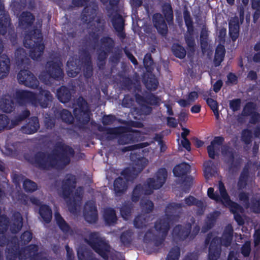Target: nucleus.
<instances>
[{
  "label": "nucleus",
  "mask_w": 260,
  "mask_h": 260,
  "mask_svg": "<svg viewBox=\"0 0 260 260\" xmlns=\"http://www.w3.org/2000/svg\"><path fill=\"white\" fill-rule=\"evenodd\" d=\"M75 155L74 149L62 141L56 143L55 148L51 153L38 151L28 161L42 170L62 169L71 162V158Z\"/></svg>",
  "instance_id": "obj_1"
},
{
  "label": "nucleus",
  "mask_w": 260,
  "mask_h": 260,
  "mask_svg": "<svg viewBox=\"0 0 260 260\" xmlns=\"http://www.w3.org/2000/svg\"><path fill=\"white\" fill-rule=\"evenodd\" d=\"M168 172L166 168H161L158 169L154 178H148L146 183L142 185L138 184L133 189L131 200L132 202H138L142 195H150L153 190L161 188L166 181Z\"/></svg>",
  "instance_id": "obj_2"
},
{
  "label": "nucleus",
  "mask_w": 260,
  "mask_h": 260,
  "mask_svg": "<svg viewBox=\"0 0 260 260\" xmlns=\"http://www.w3.org/2000/svg\"><path fill=\"white\" fill-rule=\"evenodd\" d=\"M98 7L96 5H86L84 7L81 14V20L86 23L90 30L89 36L95 43H98L100 37L105 29V21L100 17H96Z\"/></svg>",
  "instance_id": "obj_3"
},
{
  "label": "nucleus",
  "mask_w": 260,
  "mask_h": 260,
  "mask_svg": "<svg viewBox=\"0 0 260 260\" xmlns=\"http://www.w3.org/2000/svg\"><path fill=\"white\" fill-rule=\"evenodd\" d=\"M69 68L68 75L70 77L77 76L84 67L83 75L86 79L90 78L93 74L91 56L88 50L83 49L79 58L71 57L67 61Z\"/></svg>",
  "instance_id": "obj_4"
},
{
  "label": "nucleus",
  "mask_w": 260,
  "mask_h": 260,
  "mask_svg": "<svg viewBox=\"0 0 260 260\" xmlns=\"http://www.w3.org/2000/svg\"><path fill=\"white\" fill-rule=\"evenodd\" d=\"M23 45L25 48L30 49V58L34 60H39L45 49L41 30L35 28L29 31L25 36Z\"/></svg>",
  "instance_id": "obj_5"
},
{
  "label": "nucleus",
  "mask_w": 260,
  "mask_h": 260,
  "mask_svg": "<svg viewBox=\"0 0 260 260\" xmlns=\"http://www.w3.org/2000/svg\"><path fill=\"white\" fill-rule=\"evenodd\" d=\"M120 0H100L105 5L109 2L110 8L107 9L108 17L110 18L114 29L117 32V37L121 40L126 38L125 32V20L119 13L117 6Z\"/></svg>",
  "instance_id": "obj_6"
},
{
  "label": "nucleus",
  "mask_w": 260,
  "mask_h": 260,
  "mask_svg": "<svg viewBox=\"0 0 260 260\" xmlns=\"http://www.w3.org/2000/svg\"><path fill=\"white\" fill-rule=\"evenodd\" d=\"M130 159L133 164V166L132 168H125L121 173V175L123 176L126 182L135 179L148 163L147 158L137 153H131Z\"/></svg>",
  "instance_id": "obj_7"
},
{
  "label": "nucleus",
  "mask_w": 260,
  "mask_h": 260,
  "mask_svg": "<svg viewBox=\"0 0 260 260\" xmlns=\"http://www.w3.org/2000/svg\"><path fill=\"white\" fill-rule=\"evenodd\" d=\"M84 241L104 259L108 260L111 247L108 242L100 236L98 232H91Z\"/></svg>",
  "instance_id": "obj_8"
},
{
  "label": "nucleus",
  "mask_w": 260,
  "mask_h": 260,
  "mask_svg": "<svg viewBox=\"0 0 260 260\" xmlns=\"http://www.w3.org/2000/svg\"><path fill=\"white\" fill-rule=\"evenodd\" d=\"M190 171V166L186 162H182L175 166L173 173L175 177H184L182 181V190L186 193L189 192L192 183V178L187 176Z\"/></svg>",
  "instance_id": "obj_9"
},
{
  "label": "nucleus",
  "mask_w": 260,
  "mask_h": 260,
  "mask_svg": "<svg viewBox=\"0 0 260 260\" xmlns=\"http://www.w3.org/2000/svg\"><path fill=\"white\" fill-rule=\"evenodd\" d=\"M183 15L185 24L187 28V34L185 36V43L188 50L191 52H194L196 44L193 38L194 34L193 22L191 17L190 13L186 6L184 8Z\"/></svg>",
  "instance_id": "obj_10"
},
{
  "label": "nucleus",
  "mask_w": 260,
  "mask_h": 260,
  "mask_svg": "<svg viewBox=\"0 0 260 260\" xmlns=\"http://www.w3.org/2000/svg\"><path fill=\"white\" fill-rule=\"evenodd\" d=\"M118 133L114 134L110 139L112 140L117 139L118 143L119 145H125L134 143L139 140V131H134L127 132L126 131V128L123 126H118Z\"/></svg>",
  "instance_id": "obj_11"
},
{
  "label": "nucleus",
  "mask_w": 260,
  "mask_h": 260,
  "mask_svg": "<svg viewBox=\"0 0 260 260\" xmlns=\"http://www.w3.org/2000/svg\"><path fill=\"white\" fill-rule=\"evenodd\" d=\"M221 152L223 155L226 157L225 162L229 166V171L236 172L240 166L241 159L240 158L235 159L236 152L234 149L228 145H224L222 148Z\"/></svg>",
  "instance_id": "obj_12"
},
{
  "label": "nucleus",
  "mask_w": 260,
  "mask_h": 260,
  "mask_svg": "<svg viewBox=\"0 0 260 260\" xmlns=\"http://www.w3.org/2000/svg\"><path fill=\"white\" fill-rule=\"evenodd\" d=\"M17 80L19 83L32 89H37L39 86L37 78L28 70H21L17 73Z\"/></svg>",
  "instance_id": "obj_13"
},
{
  "label": "nucleus",
  "mask_w": 260,
  "mask_h": 260,
  "mask_svg": "<svg viewBox=\"0 0 260 260\" xmlns=\"http://www.w3.org/2000/svg\"><path fill=\"white\" fill-rule=\"evenodd\" d=\"M218 188L220 194L223 199L222 204L225 206L229 207L231 212L233 214L238 213V211L242 208L241 206L231 200L224 184L221 181L219 183Z\"/></svg>",
  "instance_id": "obj_14"
},
{
  "label": "nucleus",
  "mask_w": 260,
  "mask_h": 260,
  "mask_svg": "<svg viewBox=\"0 0 260 260\" xmlns=\"http://www.w3.org/2000/svg\"><path fill=\"white\" fill-rule=\"evenodd\" d=\"M46 73L49 78L56 81H60L63 80L64 73L61 65L56 61H50L47 63Z\"/></svg>",
  "instance_id": "obj_15"
},
{
  "label": "nucleus",
  "mask_w": 260,
  "mask_h": 260,
  "mask_svg": "<svg viewBox=\"0 0 260 260\" xmlns=\"http://www.w3.org/2000/svg\"><path fill=\"white\" fill-rule=\"evenodd\" d=\"M39 246L35 244H31L21 248L17 246V258L29 260L39 252Z\"/></svg>",
  "instance_id": "obj_16"
},
{
  "label": "nucleus",
  "mask_w": 260,
  "mask_h": 260,
  "mask_svg": "<svg viewBox=\"0 0 260 260\" xmlns=\"http://www.w3.org/2000/svg\"><path fill=\"white\" fill-rule=\"evenodd\" d=\"M83 216L85 220L88 223H96L98 219L96 206L94 203L87 202L84 207Z\"/></svg>",
  "instance_id": "obj_17"
},
{
  "label": "nucleus",
  "mask_w": 260,
  "mask_h": 260,
  "mask_svg": "<svg viewBox=\"0 0 260 260\" xmlns=\"http://www.w3.org/2000/svg\"><path fill=\"white\" fill-rule=\"evenodd\" d=\"M76 180L75 176L70 174L62 181V194L64 199L70 198L72 193L73 190L75 188Z\"/></svg>",
  "instance_id": "obj_18"
},
{
  "label": "nucleus",
  "mask_w": 260,
  "mask_h": 260,
  "mask_svg": "<svg viewBox=\"0 0 260 260\" xmlns=\"http://www.w3.org/2000/svg\"><path fill=\"white\" fill-rule=\"evenodd\" d=\"M192 228V225L188 222L184 226L178 224L173 230V235L174 237L179 240L183 241L185 240L190 235Z\"/></svg>",
  "instance_id": "obj_19"
},
{
  "label": "nucleus",
  "mask_w": 260,
  "mask_h": 260,
  "mask_svg": "<svg viewBox=\"0 0 260 260\" xmlns=\"http://www.w3.org/2000/svg\"><path fill=\"white\" fill-rule=\"evenodd\" d=\"M17 104H31L35 105L38 103L37 94L27 90H19L17 89Z\"/></svg>",
  "instance_id": "obj_20"
},
{
  "label": "nucleus",
  "mask_w": 260,
  "mask_h": 260,
  "mask_svg": "<svg viewBox=\"0 0 260 260\" xmlns=\"http://www.w3.org/2000/svg\"><path fill=\"white\" fill-rule=\"evenodd\" d=\"M152 20L158 33L162 36H166L168 32V27L163 15L156 13L153 15Z\"/></svg>",
  "instance_id": "obj_21"
},
{
  "label": "nucleus",
  "mask_w": 260,
  "mask_h": 260,
  "mask_svg": "<svg viewBox=\"0 0 260 260\" xmlns=\"http://www.w3.org/2000/svg\"><path fill=\"white\" fill-rule=\"evenodd\" d=\"M220 239L218 237H214L209 247L208 259L217 260L221 254Z\"/></svg>",
  "instance_id": "obj_22"
},
{
  "label": "nucleus",
  "mask_w": 260,
  "mask_h": 260,
  "mask_svg": "<svg viewBox=\"0 0 260 260\" xmlns=\"http://www.w3.org/2000/svg\"><path fill=\"white\" fill-rule=\"evenodd\" d=\"M40 128L39 118L32 116L27 120V123L21 127V132L26 134L31 135L36 133Z\"/></svg>",
  "instance_id": "obj_23"
},
{
  "label": "nucleus",
  "mask_w": 260,
  "mask_h": 260,
  "mask_svg": "<svg viewBox=\"0 0 260 260\" xmlns=\"http://www.w3.org/2000/svg\"><path fill=\"white\" fill-rule=\"evenodd\" d=\"M171 219L169 218V215L157 219L154 223L155 230L161 234V235L167 236L170 229V222Z\"/></svg>",
  "instance_id": "obj_24"
},
{
  "label": "nucleus",
  "mask_w": 260,
  "mask_h": 260,
  "mask_svg": "<svg viewBox=\"0 0 260 260\" xmlns=\"http://www.w3.org/2000/svg\"><path fill=\"white\" fill-rule=\"evenodd\" d=\"M0 109L6 113H10L15 109L13 98L11 95L6 94L0 99Z\"/></svg>",
  "instance_id": "obj_25"
},
{
  "label": "nucleus",
  "mask_w": 260,
  "mask_h": 260,
  "mask_svg": "<svg viewBox=\"0 0 260 260\" xmlns=\"http://www.w3.org/2000/svg\"><path fill=\"white\" fill-rule=\"evenodd\" d=\"M224 141V138L222 136H216L214 138L213 140L211 142L210 145L208 146L207 149L209 157L212 159L215 158V152L219 150V147H216L222 145Z\"/></svg>",
  "instance_id": "obj_26"
},
{
  "label": "nucleus",
  "mask_w": 260,
  "mask_h": 260,
  "mask_svg": "<svg viewBox=\"0 0 260 260\" xmlns=\"http://www.w3.org/2000/svg\"><path fill=\"white\" fill-rule=\"evenodd\" d=\"M39 97L38 98V103L43 108H47L49 103L52 100V95L49 90L43 89L42 87L39 88Z\"/></svg>",
  "instance_id": "obj_27"
},
{
  "label": "nucleus",
  "mask_w": 260,
  "mask_h": 260,
  "mask_svg": "<svg viewBox=\"0 0 260 260\" xmlns=\"http://www.w3.org/2000/svg\"><path fill=\"white\" fill-rule=\"evenodd\" d=\"M113 187L115 195L120 197L126 191L127 182L121 177H118L114 181Z\"/></svg>",
  "instance_id": "obj_28"
},
{
  "label": "nucleus",
  "mask_w": 260,
  "mask_h": 260,
  "mask_svg": "<svg viewBox=\"0 0 260 260\" xmlns=\"http://www.w3.org/2000/svg\"><path fill=\"white\" fill-rule=\"evenodd\" d=\"M35 18L30 12H23L19 19V24L22 25L24 29L28 28L34 23Z\"/></svg>",
  "instance_id": "obj_29"
},
{
  "label": "nucleus",
  "mask_w": 260,
  "mask_h": 260,
  "mask_svg": "<svg viewBox=\"0 0 260 260\" xmlns=\"http://www.w3.org/2000/svg\"><path fill=\"white\" fill-rule=\"evenodd\" d=\"M56 96L58 100L62 103H68L72 98L70 89L66 86H61L56 92Z\"/></svg>",
  "instance_id": "obj_30"
},
{
  "label": "nucleus",
  "mask_w": 260,
  "mask_h": 260,
  "mask_svg": "<svg viewBox=\"0 0 260 260\" xmlns=\"http://www.w3.org/2000/svg\"><path fill=\"white\" fill-rule=\"evenodd\" d=\"M233 227L231 224L226 226L223 232L222 238L218 237L221 240L220 245L222 244L226 247L231 245L233 237Z\"/></svg>",
  "instance_id": "obj_31"
},
{
  "label": "nucleus",
  "mask_w": 260,
  "mask_h": 260,
  "mask_svg": "<svg viewBox=\"0 0 260 260\" xmlns=\"http://www.w3.org/2000/svg\"><path fill=\"white\" fill-rule=\"evenodd\" d=\"M239 23L238 18L231 20L229 23V33L233 42L236 41L239 37Z\"/></svg>",
  "instance_id": "obj_32"
},
{
  "label": "nucleus",
  "mask_w": 260,
  "mask_h": 260,
  "mask_svg": "<svg viewBox=\"0 0 260 260\" xmlns=\"http://www.w3.org/2000/svg\"><path fill=\"white\" fill-rule=\"evenodd\" d=\"M103 218L106 224L112 225L116 223L117 218L115 209L111 207H108L104 209Z\"/></svg>",
  "instance_id": "obj_33"
},
{
  "label": "nucleus",
  "mask_w": 260,
  "mask_h": 260,
  "mask_svg": "<svg viewBox=\"0 0 260 260\" xmlns=\"http://www.w3.org/2000/svg\"><path fill=\"white\" fill-rule=\"evenodd\" d=\"M143 82L146 88L149 91H155L159 84L154 75H145L143 77Z\"/></svg>",
  "instance_id": "obj_34"
},
{
  "label": "nucleus",
  "mask_w": 260,
  "mask_h": 260,
  "mask_svg": "<svg viewBox=\"0 0 260 260\" xmlns=\"http://www.w3.org/2000/svg\"><path fill=\"white\" fill-rule=\"evenodd\" d=\"M39 213L43 221L46 223H49L52 218V211L50 207L46 204L41 205Z\"/></svg>",
  "instance_id": "obj_35"
},
{
  "label": "nucleus",
  "mask_w": 260,
  "mask_h": 260,
  "mask_svg": "<svg viewBox=\"0 0 260 260\" xmlns=\"http://www.w3.org/2000/svg\"><path fill=\"white\" fill-rule=\"evenodd\" d=\"M6 256L7 260H16V242L15 236L12 237V240L9 242L6 250Z\"/></svg>",
  "instance_id": "obj_36"
},
{
  "label": "nucleus",
  "mask_w": 260,
  "mask_h": 260,
  "mask_svg": "<svg viewBox=\"0 0 260 260\" xmlns=\"http://www.w3.org/2000/svg\"><path fill=\"white\" fill-rule=\"evenodd\" d=\"M162 15L169 25L173 23L174 14L173 10L170 3H165L162 5L161 10Z\"/></svg>",
  "instance_id": "obj_37"
},
{
  "label": "nucleus",
  "mask_w": 260,
  "mask_h": 260,
  "mask_svg": "<svg viewBox=\"0 0 260 260\" xmlns=\"http://www.w3.org/2000/svg\"><path fill=\"white\" fill-rule=\"evenodd\" d=\"M10 59L6 55L0 56V79L6 77L9 72Z\"/></svg>",
  "instance_id": "obj_38"
},
{
  "label": "nucleus",
  "mask_w": 260,
  "mask_h": 260,
  "mask_svg": "<svg viewBox=\"0 0 260 260\" xmlns=\"http://www.w3.org/2000/svg\"><path fill=\"white\" fill-rule=\"evenodd\" d=\"M56 223L59 229L65 234L72 232L70 225L65 221L58 212H55L54 214Z\"/></svg>",
  "instance_id": "obj_39"
},
{
  "label": "nucleus",
  "mask_w": 260,
  "mask_h": 260,
  "mask_svg": "<svg viewBox=\"0 0 260 260\" xmlns=\"http://www.w3.org/2000/svg\"><path fill=\"white\" fill-rule=\"evenodd\" d=\"M73 113L77 120L82 124H86L90 121V111L89 110L81 112L79 110H73Z\"/></svg>",
  "instance_id": "obj_40"
},
{
  "label": "nucleus",
  "mask_w": 260,
  "mask_h": 260,
  "mask_svg": "<svg viewBox=\"0 0 260 260\" xmlns=\"http://www.w3.org/2000/svg\"><path fill=\"white\" fill-rule=\"evenodd\" d=\"M118 128L115 127H107L104 126L100 125L98 126V130L100 132H105L102 135V139L104 138L107 140H112L110 139L112 137L114 134H116L118 133Z\"/></svg>",
  "instance_id": "obj_41"
},
{
  "label": "nucleus",
  "mask_w": 260,
  "mask_h": 260,
  "mask_svg": "<svg viewBox=\"0 0 260 260\" xmlns=\"http://www.w3.org/2000/svg\"><path fill=\"white\" fill-rule=\"evenodd\" d=\"M225 54V49L223 45H218L215 52L214 63L216 67L220 65L223 61Z\"/></svg>",
  "instance_id": "obj_42"
},
{
  "label": "nucleus",
  "mask_w": 260,
  "mask_h": 260,
  "mask_svg": "<svg viewBox=\"0 0 260 260\" xmlns=\"http://www.w3.org/2000/svg\"><path fill=\"white\" fill-rule=\"evenodd\" d=\"M134 205L131 202H125L120 209V213L121 217L127 220L131 216Z\"/></svg>",
  "instance_id": "obj_43"
},
{
  "label": "nucleus",
  "mask_w": 260,
  "mask_h": 260,
  "mask_svg": "<svg viewBox=\"0 0 260 260\" xmlns=\"http://www.w3.org/2000/svg\"><path fill=\"white\" fill-rule=\"evenodd\" d=\"M173 55L178 58L183 59L186 55L185 48L178 43H174L171 47Z\"/></svg>",
  "instance_id": "obj_44"
},
{
  "label": "nucleus",
  "mask_w": 260,
  "mask_h": 260,
  "mask_svg": "<svg viewBox=\"0 0 260 260\" xmlns=\"http://www.w3.org/2000/svg\"><path fill=\"white\" fill-rule=\"evenodd\" d=\"M183 206L181 203L173 202L168 204L165 209V216L167 217V215H168L169 218L172 219L175 216L173 213L176 212L177 209H181Z\"/></svg>",
  "instance_id": "obj_45"
},
{
  "label": "nucleus",
  "mask_w": 260,
  "mask_h": 260,
  "mask_svg": "<svg viewBox=\"0 0 260 260\" xmlns=\"http://www.w3.org/2000/svg\"><path fill=\"white\" fill-rule=\"evenodd\" d=\"M100 42L103 49L108 52L112 51L114 46V41L112 38L109 36L103 37L100 40Z\"/></svg>",
  "instance_id": "obj_46"
},
{
  "label": "nucleus",
  "mask_w": 260,
  "mask_h": 260,
  "mask_svg": "<svg viewBox=\"0 0 260 260\" xmlns=\"http://www.w3.org/2000/svg\"><path fill=\"white\" fill-rule=\"evenodd\" d=\"M154 60L150 53H147L144 57L143 64L147 72L152 73L154 70Z\"/></svg>",
  "instance_id": "obj_47"
},
{
  "label": "nucleus",
  "mask_w": 260,
  "mask_h": 260,
  "mask_svg": "<svg viewBox=\"0 0 260 260\" xmlns=\"http://www.w3.org/2000/svg\"><path fill=\"white\" fill-rule=\"evenodd\" d=\"M58 115L62 122L69 124L73 123L74 117L69 110L63 109L59 112Z\"/></svg>",
  "instance_id": "obj_48"
},
{
  "label": "nucleus",
  "mask_w": 260,
  "mask_h": 260,
  "mask_svg": "<svg viewBox=\"0 0 260 260\" xmlns=\"http://www.w3.org/2000/svg\"><path fill=\"white\" fill-rule=\"evenodd\" d=\"M257 106L255 103L248 102L244 105L242 112V115L249 116L257 111Z\"/></svg>",
  "instance_id": "obj_49"
},
{
  "label": "nucleus",
  "mask_w": 260,
  "mask_h": 260,
  "mask_svg": "<svg viewBox=\"0 0 260 260\" xmlns=\"http://www.w3.org/2000/svg\"><path fill=\"white\" fill-rule=\"evenodd\" d=\"M108 52L104 49H100L98 52L97 60L98 66L100 69H103L106 64V60L108 57Z\"/></svg>",
  "instance_id": "obj_50"
},
{
  "label": "nucleus",
  "mask_w": 260,
  "mask_h": 260,
  "mask_svg": "<svg viewBox=\"0 0 260 260\" xmlns=\"http://www.w3.org/2000/svg\"><path fill=\"white\" fill-rule=\"evenodd\" d=\"M32 238V233L29 231L24 232L20 236V239L17 238V246H23L27 244Z\"/></svg>",
  "instance_id": "obj_51"
},
{
  "label": "nucleus",
  "mask_w": 260,
  "mask_h": 260,
  "mask_svg": "<svg viewBox=\"0 0 260 260\" xmlns=\"http://www.w3.org/2000/svg\"><path fill=\"white\" fill-rule=\"evenodd\" d=\"M43 122L44 127L47 129L51 130L55 125L56 118L54 115L49 113H46Z\"/></svg>",
  "instance_id": "obj_52"
},
{
  "label": "nucleus",
  "mask_w": 260,
  "mask_h": 260,
  "mask_svg": "<svg viewBox=\"0 0 260 260\" xmlns=\"http://www.w3.org/2000/svg\"><path fill=\"white\" fill-rule=\"evenodd\" d=\"M93 255L90 250L86 249L79 250L77 252L78 260H100Z\"/></svg>",
  "instance_id": "obj_53"
},
{
  "label": "nucleus",
  "mask_w": 260,
  "mask_h": 260,
  "mask_svg": "<svg viewBox=\"0 0 260 260\" xmlns=\"http://www.w3.org/2000/svg\"><path fill=\"white\" fill-rule=\"evenodd\" d=\"M23 187L25 191L31 193L38 189L37 184L29 179H25L23 183Z\"/></svg>",
  "instance_id": "obj_54"
},
{
  "label": "nucleus",
  "mask_w": 260,
  "mask_h": 260,
  "mask_svg": "<svg viewBox=\"0 0 260 260\" xmlns=\"http://www.w3.org/2000/svg\"><path fill=\"white\" fill-rule=\"evenodd\" d=\"M142 212L145 214L151 213L154 209V204L150 200L142 201L140 203Z\"/></svg>",
  "instance_id": "obj_55"
},
{
  "label": "nucleus",
  "mask_w": 260,
  "mask_h": 260,
  "mask_svg": "<svg viewBox=\"0 0 260 260\" xmlns=\"http://www.w3.org/2000/svg\"><path fill=\"white\" fill-rule=\"evenodd\" d=\"M252 132L251 130L245 128L242 130L241 133V141L245 144L250 145L252 142Z\"/></svg>",
  "instance_id": "obj_56"
},
{
  "label": "nucleus",
  "mask_w": 260,
  "mask_h": 260,
  "mask_svg": "<svg viewBox=\"0 0 260 260\" xmlns=\"http://www.w3.org/2000/svg\"><path fill=\"white\" fill-rule=\"evenodd\" d=\"M148 223V220L145 215L141 214L137 216L134 220V225L136 228L142 229L145 227Z\"/></svg>",
  "instance_id": "obj_57"
},
{
  "label": "nucleus",
  "mask_w": 260,
  "mask_h": 260,
  "mask_svg": "<svg viewBox=\"0 0 260 260\" xmlns=\"http://www.w3.org/2000/svg\"><path fill=\"white\" fill-rule=\"evenodd\" d=\"M184 202L185 204L188 206H196L198 208H202L203 207V203L202 201L199 200L192 196L189 195L188 197L185 198Z\"/></svg>",
  "instance_id": "obj_58"
},
{
  "label": "nucleus",
  "mask_w": 260,
  "mask_h": 260,
  "mask_svg": "<svg viewBox=\"0 0 260 260\" xmlns=\"http://www.w3.org/2000/svg\"><path fill=\"white\" fill-rule=\"evenodd\" d=\"M132 233L129 231H126L122 233L120 239L122 244L125 246H129L132 241Z\"/></svg>",
  "instance_id": "obj_59"
},
{
  "label": "nucleus",
  "mask_w": 260,
  "mask_h": 260,
  "mask_svg": "<svg viewBox=\"0 0 260 260\" xmlns=\"http://www.w3.org/2000/svg\"><path fill=\"white\" fill-rule=\"evenodd\" d=\"M146 104L151 106H158L160 104V99L157 95L150 93L146 95Z\"/></svg>",
  "instance_id": "obj_60"
},
{
  "label": "nucleus",
  "mask_w": 260,
  "mask_h": 260,
  "mask_svg": "<svg viewBox=\"0 0 260 260\" xmlns=\"http://www.w3.org/2000/svg\"><path fill=\"white\" fill-rule=\"evenodd\" d=\"M180 256V248L178 246L173 247L169 251L167 258L171 260H178Z\"/></svg>",
  "instance_id": "obj_61"
},
{
  "label": "nucleus",
  "mask_w": 260,
  "mask_h": 260,
  "mask_svg": "<svg viewBox=\"0 0 260 260\" xmlns=\"http://www.w3.org/2000/svg\"><path fill=\"white\" fill-rule=\"evenodd\" d=\"M9 119L6 115H0V131L6 128H12L14 125H9Z\"/></svg>",
  "instance_id": "obj_62"
},
{
  "label": "nucleus",
  "mask_w": 260,
  "mask_h": 260,
  "mask_svg": "<svg viewBox=\"0 0 260 260\" xmlns=\"http://www.w3.org/2000/svg\"><path fill=\"white\" fill-rule=\"evenodd\" d=\"M77 104L78 108H76L74 110H79V111H83L88 110L87 102L82 96H80L77 100Z\"/></svg>",
  "instance_id": "obj_63"
},
{
  "label": "nucleus",
  "mask_w": 260,
  "mask_h": 260,
  "mask_svg": "<svg viewBox=\"0 0 260 260\" xmlns=\"http://www.w3.org/2000/svg\"><path fill=\"white\" fill-rule=\"evenodd\" d=\"M207 194L209 198L215 201L216 202H221L223 201L221 196L214 192V189L213 187H209L207 190Z\"/></svg>",
  "instance_id": "obj_64"
}]
</instances>
